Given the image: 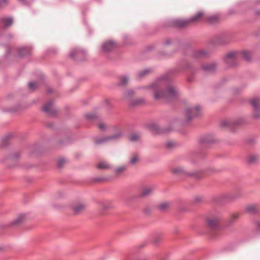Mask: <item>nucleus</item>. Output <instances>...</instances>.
Wrapping results in <instances>:
<instances>
[{
	"mask_svg": "<svg viewBox=\"0 0 260 260\" xmlns=\"http://www.w3.org/2000/svg\"><path fill=\"white\" fill-rule=\"evenodd\" d=\"M180 70H185L188 72V74L190 77H188L187 80L190 82L192 80V77L198 71V69L194 67L192 63L190 62H185L184 64L179 66Z\"/></svg>",
	"mask_w": 260,
	"mask_h": 260,
	"instance_id": "nucleus-7",
	"label": "nucleus"
},
{
	"mask_svg": "<svg viewBox=\"0 0 260 260\" xmlns=\"http://www.w3.org/2000/svg\"><path fill=\"white\" fill-rule=\"evenodd\" d=\"M259 159V156L255 154H250L247 158V162L250 164H252L256 162Z\"/></svg>",
	"mask_w": 260,
	"mask_h": 260,
	"instance_id": "nucleus-24",
	"label": "nucleus"
},
{
	"mask_svg": "<svg viewBox=\"0 0 260 260\" xmlns=\"http://www.w3.org/2000/svg\"><path fill=\"white\" fill-rule=\"evenodd\" d=\"M116 45L115 42L112 41H109L105 42L102 45V49L104 52H108L112 50Z\"/></svg>",
	"mask_w": 260,
	"mask_h": 260,
	"instance_id": "nucleus-14",
	"label": "nucleus"
},
{
	"mask_svg": "<svg viewBox=\"0 0 260 260\" xmlns=\"http://www.w3.org/2000/svg\"><path fill=\"white\" fill-rule=\"evenodd\" d=\"M20 1H22L23 0H20Z\"/></svg>",
	"mask_w": 260,
	"mask_h": 260,
	"instance_id": "nucleus-50",
	"label": "nucleus"
},
{
	"mask_svg": "<svg viewBox=\"0 0 260 260\" xmlns=\"http://www.w3.org/2000/svg\"><path fill=\"white\" fill-rule=\"evenodd\" d=\"M216 64L214 62L202 66V69L205 72H212L216 69Z\"/></svg>",
	"mask_w": 260,
	"mask_h": 260,
	"instance_id": "nucleus-17",
	"label": "nucleus"
},
{
	"mask_svg": "<svg viewBox=\"0 0 260 260\" xmlns=\"http://www.w3.org/2000/svg\"><path fill=\"white\" fill-rule=\"evenodd\" d=\"M250 103L254 109L253 116L256 119L260 118V100L257 98H253Z\"/></svg>",
	"mask_w": 260,
	"mask_h": 260,
	"instance_id": "nucleus-9",
	"label": "nucleus"
},
{
	"mask_svg": "<svg viewBox=\"0 0 260 260\" xmlns=\"http://www.w3.org/2000/svg\"><path fill=\"white\" fill-rule=\"evenodd\" d=\"M122 136V133L120 131H118L115 135H112V136H110L109 137H106L102 138L101 139H96L95 141V142L97 144H100L106 142H107L108 141H110V140H117L119 139L120 138H121Z\"/></svg>",
	"mask_w": 260,
	"mask_h": 260,
	"instance_id": "nucleus-11",
	"label": "nucleus"
},
{
	"mask_svg": "<svg viewBox=\"0 0 260 260\" xmlns=\"http://www.w3.org/2000/svg\"><path fill=\"white\" fill-rule=\"evenodd\" d=\"M102 211H104L112 208V205L109 201H104L100 203Z\"/></svg>",
	"mask_w": 260,
	"mask_h": 260,
	"instance_id": "nucleus-19",
	"label": "nucleus"
},
{
	"mask_svg": "<svg viewBox=\"0 0 260 260\" xmlns=\"http://www.w3.org/2000/svg\"><path fill=\"white\" fill-rule=\"evenodd\" d=\"M202 141L203 143H210V142H211V141L207 140L206 139V137H204L203 138H202Z\"/></svg>",
	"mask_w": 260,
	"mask_h": 260,
	"instance_id": "nucleus-42",
	"label": "nucleus"
},
{
	"mask_svg": "<svg viewBox=\"0 0 260 260\" xmlns=\"http://www.w3.org/2000/svg\"><path fill=\"white\" fill-rule=\"evenodd\" d=\"M240 53L238 52H231L228 53L225 58V61L229 67H235L237 64Z\"/></svg>",
	"mask_w": 260,
	"mask_h": 260,
	"instance_id": "nucleus-6",
	"label": "nucleus"
},
{
	"mask_svg": "<svg viewBox=\"0 0 260 260\" xmlns=\"http://www.w3.org/2000/svg\"><path fill=\"white\" fill-rule=\"evenodd\" d=\"M219 17L217 15H213L207 18V20L210 23L213 24L219 20Z\"/></svg>",
	"mask_w": 260,
	"mask_h": 260,
	"instance_id": "nucleus-28",
	"label": "nucleus"
},
{
	"mask_svg": "<svg viewBox=\"0 0 260 260\" xmlns=\"http://www.w3.org/2000/svg\"><path fill=\"white\" fill-rule=\"evenodd\" d=\"M8 4V0H0V8L6 6Z\"/></svg>",
	"mask_w": 260,
	"mask_h": 260,
	"instance_id": "nucleus-40",
	"label": "nucleus"
},
{
	"mask_svg": "<svg viewBox=\"0 0 260 260\" xmlns=\"http://www.w3.org/2000/svg\"><path fill=\"white\" fill-rule=\"evenodd\" d=\"M140 137V136L139 135L137 134H132L129 137V140L132 142H136L139 140Z\"/></svg>",
	"mask_w": 260,
	"mask_h": 260,
	"instance_id": "nucleus-35",
	"label": "nucleus"
},
{
	"mask_svg": "<svg viewBox=\"0 0 260 260\" xmlns=\"http://www.w3.org/2000/svg\"><path fill=\"white\" fill-rule=\"evenodd\" d=\"M154 190V188L152 187H147L145 188L141 193V196L143 197H147L151 195Z\"/></svg>",
	"mask_w": 260,
	"mask_h": 260,
	"instance_id": "nucleus-25",
	"label": "nucleus"
},
{
	"mask_svg": "<svg viewBox=\"0 0 260 260\" xmlns=\"http://www.w3.org/2000/svg\"><path fill=\"white\" fill-rule=\"evenodd\" d=\"M255 14L257 16H260V10H256L255 11Z\"/></svg>",
	"mask_w": 260,
	"mask_h": 260,
	"instance_id": "nucleus-47",
	"label": "nucleus"
},
{
	"mask_svg": "<svg viewBox=\"0 0 260 260\" xmlns=\"http://www.w3.org/2000/svg\"><path fill=\"white\" fill-rule=\"evenodd\" d=\"M209 54V51L206 49H202L193 50L191 52V56L193 58L197 60H199L208 57Z\"/></svg>",
	"mask_w": 260,
	"mask_h": 260,
	"instance_id": "nucleus-8",
	"label": "nucleus"
},
{
	"mask_svg": "<svg viewBox=\"0 0 260 260\" xmlns=\"http://www.w3.org/2000/svg\"><path fill=\"white\" fill-rule=\"evenodd\" d=\"M86 117L89 119H93L96 117V116L93 114H87Z\"/></svg>",
	"mask_w": 260,
	"mask_h": 260,
	"instance_id": "nucleus-41",
	"label": "nucleus"
},
{
	"mask_svg": "<svg viewBox=\"0 0 260 260\" xmlns=\"http://www.w3.org/2000/svg\"><path fill=\"white\" fill-rule=\"evenodd\" d=\"M245 211L250 214H255L259 212L258 204L249 205L246 207Z\"/></svg>",
	"mask_w": 260,
	"mask_h": 260,
	"instance_id": "nucleus-15",
	"label": "nucleus"
},
{
	"mask_svg": "<svg viewBox=\"0 0 260 260\" xmlns=\"http://www.w3.org/2000/svg\"><path fill=\"white\" fill-rule=\"evenodd\" d=\"M202 12H198L196 14L187 19H176L173 22V25L179 28L185 27L190 23H196L200 21L203 16Z\"/></svg>",
	"mask_w": 260,
	"mask_h": 260,
	"instance_id": "nucleus-2",
	"label": "nucleus"
},
{
	"mask_svg": "<svg viewBox=\"0 0 260 260\" xmlns=\"http://www.w3.org/2000/svg\"><path fill=\"white\" fill-rule=\"evenodd\" d=\"M144 103V100L141 98L132 99L129 102L131 106H136L140 105Z\"/></svg>",
	"mask_w": 260,
	"mask_h": 260,
	"instance_id": "nucleus-21",
	"label": "nucleus"
},
{
	"mask_svg": "<svg viewBox=\"0 0 260 260\" xmlns=\"http://www.w3.org/2000/svg\"><path fill=\"white\" fill-rule=\"evenodd\" d=\"M151 70L150 69H145L140 71L137 74V78L139 79H141L142 78L144 77L146 75H148L150 73H151Z\"/></svg>",
	"mask_w": 260,
	"mask_h": 260,
	"instance_id": "nucleus-26",
	"label": "nucleus"
},
{
	"mask_svg": "<svg viewBox=\"0 0 260 260\" xmlns=\"http://www.w3.org/2000/svg\"><path fill=\"white\" fill-rule=\"evenodd\" d=\"M169 80L165 75L158 78L148 87L153 93L155 100H164L170 102L177 98L180 92L178 89L173 85H168Z\"/></svg>",
	"mask_w": 260,
	"mask_h": 260,
	"instance_id": "nucleus-1",
	"label": "nucleus"
},
{
	"mask_svg": "<svg viewBox=\"0 0 260 260\" xmlns=\"http://www.w3.org/2000/svg\"><path fill=\"white\" fill-rule=\"evenodd\" d=\"M152 128L154 130L156 131V132H158V133H160V132L159 131V127H158L157 126H156V125H153V126H152Z\"/></svg>",
	"mask_w": 260,
	"mask_h": 260,
	"instance_id": "nucleus-44",
	"label": "nucleus"
},
{
	"mask_svg": "<svg viewBox=\"0 0 260 260\" xmlns=\"http://www.w3.org/2000/svg\"><path fill=\"white\" fill-rule=\"evenodd\" d=\"M129 80L128 76L125 75L120 78L119 84L121 86H124L126 85Z\"/></svg>",
	"mask_w": 260,
	"mask_h": 260,
	"instance_id": "nucleus-29",
	"label": "nucleus"
},
{
	"mask_svg": "<svg viewBox=\"0 0 260 260\" xmlns=\"http://www.w3.org/2000/svg\"><path fill=\"white\" fill-rule=\"evenodd\" d=\"M220 219L218 217H210L207 219V224L209 228L215 230L218 228Z\"/></svg>",
	"mask_w": 260,
	"mask_h": 260,
	"instance_id": "nucleus-13",
	"label": "nucleus"
},
{
	"mask_svg": "<svg viewBox=\"0 0 260 260\" xmlns=\"http://www.w3.org/2000/svg\"><path fill=\"white\" fill-rule=\"evenodd\" d=\"M97 168L101 170L110 169L111 166L107 162L102 161L99 162L96 165Z\"/></svg>",
	"mask_w": 260,
	"mask_h": 260,
	"instance_id": "nucleus-23",
	"label": "nucleus"
},
{
	"mask_svg": "<svg viewBox=\"0 0 260 260\" xmlns=\"http://www.w3.org/2000/svg\"><path fill=\"white\" fill-rule=\"evenodd\" d=\"M42 110L48 115L53 116L57 114V110L54 108L52 101L47 103L42 109Z\"/></svg>",
	"mask_w": 260,
	"mask_h": 260,
	"instance_id": "nucleus-10",
	"label": "nucleus"
},
{
	"mask_svg": "<svg viewBox=\"0 0 260 260\" xmlns=\"http://www.w3.org/2000/svg\"><path fill=\"white\" fill-rule=\"evenodd\" d=\"M256 225L257 227L260 228V221H257L255 222Z\"/></svg>",
	"mask_w": 260,
	"mask_h": 260,
	"instance_id": "nucleus-48",
	"label": "nucleus"
},
{
	"mask_svg": "<svg viewBox=\"0 0 260 260\" xmlns=\"http://www.w3.org/2000/svg\"><path fill=\"white\" fill-rule=\"evenodd\" d=\"M170 205L169 202H163L160 203L158 207L161 211H165L170 206Z\"/></svg>",
	"mask_w": 260,
	"mask_h": 260,
	"instance_id": "nucleus-31",
	"label": "nucleus"
},
{
	"mask_svg": "<svg viewBox=\"0 0 260 260\" xmlns=\"http://www.w3.org/2000/svg\"><path fill=\"white\" fill-rule=\"evenodd\" d=\"M172 172L178 176H193L197 179L201 178L202 176L197 172H189L182 167H178L172 170Z\"/></svg>",
	"mask_w": 260,
	"mask_h": 260,
	"instance_id": "nucleus-4",
	"label": "nucleus"
},
{
	"mask_svg": "<svg viewBox=\"0 0 260 260\" xmlns=\"http://www.w3.org/2000/svg\"><path fill=\"white\" fill-rule=\"evenodd\" d=\"M67 160L64 158H61L58 160L57 162V167L58 168H61L63 165L66 163Z\"/></svg>",
	"mask_w": 260,
	"mask_h": 260,
	"instance_id": "nucleus-38",
	"label": "nucleus"
},
{
	"mask_svg": "<svg viewBox=\"0 0 260 260\" xmlns=\"http://www.w3.org/2000/svg\"><path fill=\"white\" fill-rule=\"evenodd\" d=\"M99 127L101 129H103L105 127V125L104 123H100L99 125Z\"/></svg>",
	"mask_w": 260,
	"mask_h": 260,
	"instance_id": "nucleus-45",
	"label": "nucleus"
},
{
	"mask_svg": "<svg viewBox=\"0 0 260 260\" xmlns=\"http://www.w3.org/2000/svg\"><path fill=\"white\" fill-rule=\"evenodd\" d=\"M139 159V156L138 154H134L133 157L130 160V163L132 165H134L137 161H138Z\"/></svg>",
	"mask_w": 260,
	"mask_h": 260,
	"instance_id": "nucleus-37",
	"label": "nucleus"
},
{
	"mask_svg": "<svg viewBox=\"0 0 260 260\" xmlns=\"http://www.w3.org/2000/svg\"><path fill=\"white\" fill-rule=\"evenodd\" d=\"M24 215L23 214H21L20 215H19L16 219H15L13 221V224L14 225H16V224H19L21 222V221L23 220V219H24Z\"/></svg>",
	"mask_w": 260,
	"mask_h": 260,
	"instance_id": "nucleus-33",
	"label": "nucleus"
},
{
	"mask_svg": "<svg viewBox=\"0 0 260 260\" xmlns=\"http://www.w3.org/2000/svg\"><path fill=\"white\" fill-rule=\"evenodd\" d=\"M135 94V91L131 89H126L123 93V98L129 102Z\"/></svg>",
	"mask_w": 260,
	"mask_h": 260,
	"instance_id": "nucleus-18",
	"label": "nucleus"
},
{
	"mask_svg": "<svg viewBox=\"0 0 260 260\" xmlns=\"http://www.w3.org/2000/svg\"><path fill=\"white\" fill-rule=\"evenodd\" d=\"M31 52V48L28 47L20 48L18 50L19 56L24 57L29 55Z\"/></svg>",
	"mask_w": 260,
	"mask_h": 260,
	"instance_id": "nucleus-16",
	"label": "nucleus"
},
{
	"mask_svg": "<svg viewBox=\"0 0 260 260\" xmlns=\"http://www.w3.org/2000/svg\"><path fill=\"white\" fill-rule=\"evenodd\" d=\"M172 145H173L172 143H171L170 142H168L167 144L168 147H170V146H172Z\"/></svg>",
	"mask_w": 260,
	"mask_h": 260,
	"instance_id": "nucleus-49",
	"label": "nucleus"
},
{
	"mask_svg": "<svg viewBox=\"0 0 260 260\" xmlns=\"http://www.w3.org/2000/svg\"><path fill=\"white\" fill-rule=\"evenodd\" d=\"M244 123V119L242 118H239L233 121L223 120L221 122V125L222 127H233L235 126L241 125Z\"/></svg>",
	"mask_w": 260,
	"mask_h": 260,
	"instance_id": "nucleus-12",
	"label": "nucleus"
},
{
	"mask_svg": "<svg viewBox=\"0 0 260 260\" xmlns=\"http://www.w3.org/2000/svg\"><path fill=\"white\" fill-rule=\"evenodd\" d=\"M28 87L30 90L34 91L38 87V84L36 82H30L28 85Z\"/></svg>",
	"mask_w": 260,
	"mask_h": 260,
	"instance_id": "nucleus-36",
	"label": "nucleus"
},
{
	"mask_svg": "<svg viewBox=\"0 0 260 260\" xmlns=\"http://www.w3.org/2000/svg\"><path fill=\"white\" fill-rule=\"evenodd\" d=\"M171 43V40H170V39H168L165 42V44L166 45H168L169 44H170Z\"/></svg>",
	"mask_w": 260,
	"mask_h": 260,
	"instance_id": "nucleus-46",
	"label": "nucleus"
},
{
	"mask_svg": "<svg viewBox=\"0 0 260 260\" xmlns=\"http://www.w3.org/2000/svg\"><path fill=\"white\" fill-rule=\"evenodd\" d=\"M203 198L201 197H196L193 199V203H198L202 202L203 201Z\"/></svg>",
	"mask_w": 260,
	"mask_h": 260,
	"instance_id": "nucleus-39",
	"label": "nucleus"
},
{
	"mask_svg": "<svg viewBox=\"0 0 260 260\" xmlns=\"http://www.w3.org/2000/svg\"><path fill=\"white\" fill-rule=\"evenodd\" d=\"M242 55L243 57L246 61H250L251 58V54L250 53L246 51H243L241 53H240V56Z\"/></svg>",
	"mask_w": 260,
	"mask_h": 260,
	"instance_id": "nucleus-30",
	"label": "nucleus"
},
{
	"mask_svg": "<svg viewBox=\"0 0 260 260\" xmlns=\"http://www.w3.org/2000/svg\"><path fill=\"white\" fill-rule=\"evenodd\" d=\"M160 241V238L159 237H156L154 239V242L156 244L158 243Z\"/></svg>",
	"mask_w": 260,
	"mask_h": 260,
	"instance_id": "nucleus-43",
	"label": "nucleus"
},
{
	"mask_svg": "<svg viewBox=\"0 0 260 260\" xmlns=\"http://www.w3.org/2000/svg\"><path fill=\"white\" fill-rule=\"evenodd\" d=\"M239 193H232L224 195V199L228 201H234L240 197Z\"/></svg>",
	"mask_w": 260,
	"mask_h": 260,
	"instance_id": "nucleus-20",
	"label": "nucleus"
},
{
	"mask_svg": "<svg viewBox=\"0 0 260 260\" xmlns=\"http://www.w3.org/2000/svg\"><path fill=\"white\" fill-rule=\"evenodd\" d=\"M126 169V167L125 166H120L117 168L115 171L117 174H120L123 173Z\"/></svg>",
	"mask_w": 260,
	"mask_h": 260,
	"instance_id": "nucleus-34",
	"label": "nucleus"
},
{
	"mask_svg": "<svg viewBox=\"0 0 260 260\" xmlns=\"http://www.w3.org/2000/svg\"><path fill=\"white\" fill-rule=\"evenodd\" d=\"M202 114V108L200 106L188 107L185 110V116L187 120L190 121Z\"/></svg>",
	"mask_w": 260,
	"mask_h": 260,
	"instance_id": "nucleus-3",
	"label": "nucleus"
},
{
	"mask_svg": "<svg viewBox=\"0 0 260 260\" xmlns=\"http://www.w3.org/2000/svg\"><path fill=\"white\" fill-rule=\"evenodd\" d=\"M239 217V214L238 213H233L231 214L229 219V222L230 224L233 223Z\"/></svg>",
	"mask_w": 260,
	"mask_h": 260,
	"instance_id": "nucleus-32",
	"label": "nucleus"
},
{
	"mask_svg": "<svg viewBox=\"0 0 260 260\" xmlns=\"http://www.w3.org/2000/svg\"><path fill=\"white\" fill-rule=\"evenodd\" d=\"M86 54L87 53L85 50L79 48H76L71 51L70 56L74 59L82 61L85 59Z\"/></svg>",
	"mask_w": 260,
	"mask_h": 260,
	"instance_id": "nucleus-5",
	"label": "nucleus"
},
{
	"mask_svg": "<svg viewBox=\"0 0 260 260\" xmlns=\"http://www.w3.org/2000/svg\"><path fill=\"white\" fill-rule=\"evenodd\" d=\"M85 205L82 204H79L73 207V210L75 214H78L85 209Z\"/></svg>",
	"mask_w": 260,
	"mask_h": 260,
	"instance_id": "nucleus-27",
	"label": "nucleus"
},
{
	"mask_svg": "<svg viewBox=\"0 0 260 260\" xmlns=\"http://www.w3.org/2000/svg\"><path fill=\"white\" fill-rule=\"evenodd\" d=\"M12 23L11 18H2L0 19V25H4L5 27L10 26Z\"/></svg>",
	"mask_w": 260,
	"mask_h": 260,
	"instance_id": "nucleus-22",
	"label": "nucleus"
}]
</instances>
